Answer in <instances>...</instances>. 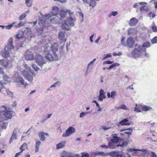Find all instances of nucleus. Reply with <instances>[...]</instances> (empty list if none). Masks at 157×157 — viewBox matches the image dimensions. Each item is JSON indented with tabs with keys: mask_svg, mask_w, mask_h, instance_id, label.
Instances as JSON below:
<instances>
[{
	"mask_svg": "<svg viewBox=\"0 0 157 157\" xmlns=\"http://www.w3.org/2000/svg\"><path fill=\"white\" fill-rule=\"evenodd\" d=\"M13 43V39L12 38H10L9 40L8 44L4 48V51L1 53L2 57L5 58L10 57V55L9 52L14 48V46L12 44Z\"/></svg>",
	"mask_w": 157,
	"mask_h": 157,
	"instance_id": "1",
	"label": "nucleus"
},
{
	"mask_svg": "<svg viewBox=\"0 0 157 157\" xmlns=\"http://www.w3.org/2000/svg\"><path fill=\"white\" fill-rule=\"evenodd\" d=\"M75 21V19L73 18L72 17H70L69 18L67 19L65 23L62 25V29L66 31H68L70 29L69 25L73 26L74 25V21Z\"/></svg>",
	"mask_w": 157,
	"mask_h": 157,
	"instance_id": "2",
	"label": "nucleus"
},
{
	"mask_svg": "<svg viewBox=\"0 0 157 157\" xmlns=\"http://www.w3.org/2000/svg\"><path fill=\"white\" fill-rule=\"evenodd\" d=\"M22 74L26 79L31 82L33 80V76H35L36 75L33 71L31 70L28 71L25 69L22 71Z\"/></svg>",
	"mask_w": 157,
	"mask_h": 157,
	"instance_id": "3",
	"label": "nucleus"
},
{
	"mask_svg": "<svg viewBox=\"0 0 157 157\" xmlns=\"http://www.w3.org/2000/svg\"><path fill=\"white\" fill-rule=\"evenodd\" d=\"M45 58L48 61H52L57 60L58 59V56L56 53H53L51 54L48 52L45 56Z\"/></svg>",
	"mask_w": 157,
	"mask_h": 157,
	"instance_id": "4",
	"label": "nucleus"
},
{
	"mask_svg": "<svg viewBox=\"0 0 157 157\" xmlns=\"http://www.w3.org/2000/svg\"><path fill=\"white\" fill-rule=\"evenodd\" d=\"M144 153L142 154L141 155L142 156V157H157L156 154L154 152H150L147 150L142 149L140 150Z\"/></svg>",
	"mask_w": 157,
	"mask_h": 157,
	"instance_id": "5",
	"label": "nucleus"
},
{
	"mask_svg": "<svg viewBox=\"0 0 157 157\" xmlns=\"http://www.w3.org/2000/svg\"><path fill=\"white\" fill-rule=\"evenodd\" d=\"M35 59L36 62L41 67L43 66L44 63H45L44 57L39 54H36V55L35 57Z\"/></svg>",
	"mask_w": 157,
	"mask_h": 157,
	"instance_id": "6",
	"label": "nucleus"
},
{
	"mask_svg": "<svg viewBox=\"0 0 157 157\" xmlns=\"http://www.w3.org/2000/svg\"><path fill=\"white\" fill-rule=\"evenodd\" d=\"M140 46H139L140 50L135 48L132 52V55L135 58H139L142 53V48H140Z\"/></svg>",
	"mask_w": 157,
	"mask_h": 157,
	"instance_id": "7",
	"label": "nucleus"
},
{
	"mask_svg": "<svg viewBox=\"0 0 157 157\" xmlns=\"http://www.w3.org/2000/svg\"><path fill=\"white\" fill-rule=\"evenodd\" d=\"M3 115L6 119H4L1 117V119H1V121H4L6 120L7 119L12 118L13 116L12 111H5L3 113Z\"/></svg>",
	"mask_w": 157,
	"mask_h": 157,
	"instance_id": "8",
	"label": "nucleus"
},
{
	"mask_svg": "<svg viewBox=\"0 0 157 157\" xmlns=\"http://www.w3.org/2000/svg\"><path fill=\"white\" fill-rule=\"evenodd\" d=\"M16 82L18 83H20L21 85H24L25 88L28 85L27 82H25L23 78L20 76H17L16 77Z\"/></svg>",
	"mask_w": 157,
	"mask_h": 157,
	"instance_id": "9",
	"label": "nucleus"
},
{
	"mask_svg": "<svg viewBox=\"0 0 157 157\" xmlns=\"http://www.w3.org/2000/svg\"><path fill=\"white\" fill-rule=\"evenodd\" d=\"M75 132V130L74 128L71 126L69 127L66 130V133L63 134V136H68Z\"/></svg>",
	"mask_w": 157,
	"mask_h": 157,
	"instance_id": "10",
	"label": "nucleus"
},
{
	"mask_svg": "<svg viewBox=\"0 0 157 157\" xmlns=\"http://www.w3.org/2000/svg\"><path fill=\"white\" fill-rule=\"evenodd\" d=\"M127 45L129 47L132 48L133 46L135 43L134 38L132 37H130L128 38L127 40Z\"/></svg>",
	"mask_w": 157,
	"mask_h": 157,
	"instance_id": "11",
	"label": "nucleus"
},
{
	"mask_svg": "<svg viewBox=\"0 0 157 157\" xmlns=\"http://www.w3.org/2000/svg\"><path fill=\"white\" fill-rule=\"evenodd\" d=\"M121 140H119V144L116 145V147H118L120 146L121 147H124L126 146L128 144V142L126 140H124V139L120 138Z\"/></svg>",
	"mask_w": 157,
	"mask_h": 157,
	"instance_id": "12",
	"label": "nucleus"
},
{
	"mask_svg": "<svg viewBox=\"0 0 157 157\" xmlns=\"http://www.w3.org/2000/svg\"><path fill=\"white\" fill-rule=\"evenodd\" d=\"M25 57V59L27 60H32L34 59L33 53L31 52H27Z\"/></svg>",
	"mask_w": 157,
	"mask_h": 157,
	"instance_id": "13",
	"label": "nucleus"
},
{
	"mask_svg": "<svg viewBox=\"0 0 157 157\" xmlns=\"http://www.w3.org/2000/svg\"><path fill=\"white\" fill-rule=\"evenodd\" d=\"M130 124V123L129 122L128 120L126 118L124 119L119 123L117 124V125L119 126L120 125L121 126L129 125Z\"/></svg>",
	"mask_w": 157,
	"mask_h": 157,
	"instance_id": "14",
	"label": "nucleus"
},
{
	"mask_svg": "<svg viewBox=\"0 0 157 157\" xmlns=\"http://www.w3.org/2000/svg\"><path fill=\"white\" fill-rule=\"evenodd\" d=\"M9 60L7 59H0V63L2 66L4 67H7L9 64Z\"/></svg>",
	"mask_w": 157,
	"mask_h": 157,
	"instance_id": "15",
	"label": "nucleus"
},
{
	"mask_svg": "<svg viewBox=\"0 0 157 157\" xmlns=\"http://www.w3.org/2000/svg\"><path fill=\"white\" fill-rule=\"evenodd\" d=\"M48 136V134L47 133H44L43 132H39V136L40 138V139L41 141H44L45 140L46 137L45 135Z\"/></svg>",
	"mask_w": 157,
	"mask_h": 157,
	"instance_id": "16",
	"label": "nucleus"
},
{
	"mask_svg": "<svg viewBox=\"0 0 157 157\" xmlns=\"http://www.w3.org/2000/svg\"><path fill=\"white\" fill-rule=\"evenodd\" d=\"M65 32H62V31H60L59 33V36L58 38L59 39L62 41V42H63V41H64V42L65 43L66 41V39H64V38L65 37Z\"/></svg>",
	"mask_w": 157,
	"mask_h": 157,
	"instance_id": "17",
	"label": "nucleus"
},
{
	"mask_svg": "<svg viewBox=\"0 0 157 157\" xmlns=\"http://www.w3.org/2000/svg\"><path fill=\"white\" fill-rule=\"evenodd\" d=\"M138 20L134 17L131 18L129 22V24L131 26H135L138 22Z\"/></svg>",
	"mask_w": 157,
	"mask_h": 157,
	"instance_id": "18",
	"label": "nucleus"
},
{
	"mask_svg": "<svg viewBox=\"0 0 157 157\" xmlns=\"http://www.w3.org/2000/svg\"><path fill=\"white\" fill-rule=\"evenodd\" d=\"M59 10V8L56 6H53L52 10V14L56 16L58 14Z\"/></svg>",
	"mask_w": 157,
	"mask_h": 157,
	"instance_id": "19",
	"label": "nucleus"
},
{
	"mask_svg": "<svg viewBox=\"0 0 157 157\" xmlns=\"http://www.w3.org/2000/svg\"><path fill=\"white\" fill-rule=\"evenodd\" d=\"M58 44L56 43H54L51 46V48L53 53H56L58 50Z\"/></svg>",
	"mask_w": 157,
	"mask_h": 157,
	"instance_id": "20",
	"label": "nucleus"
},
{
	"mask_svg": "<svg viewBox=\"0 0 157 157\" xmlns=\"http://www.w3.org/2000/svg\"><path fill=\"white\" fill-rule=\"evenodd\" d=\"M105 95L104 91L103 90L101 89L100 91L99 97V99L100 101H102L103 98H105Z\"/></svg>",
	"mask_w": 157,
	"mask_h": 157,
	"instance_id": "21",
	"label": "nucleus"
},
{
	"mask_svg": "<svg viewBox=\"0 0 157 157\" xmlns=\"http://www.w3.org/2000/svg\"><path fill=\"white\" fill-rule=\"evenodd\" d=\"M67 13V11L66 10H61L60 11L59 15L60 17L62 18L65 17L66 16Z\"/></svg>",
	"mask_w": 157,
	"mask_h": 157,
	"instance_id": "22",
	"label": "nucleus"
},
{
	"mask_svg": "<svg viewBox=\"0 0 157 157\" xmlns=\"http://www.w3.org/2000/svg\"><path fill=\"white\" fill-rule=\"evenodd\" d=\"M36 145H35V152H37L39 151V148L40 145L41 144L40 141L39 140H36Z\"/></svg>",
	"mask_w": 157,
	"mask_h": 157,
	"instance_id": "23",
	"label": "nucleus"
},
{
	"mask_svg": "<svg viewBox=\"0 0 157 157\" xmlns=\"http://www.w3.org/2000/svg\"><path fill=\"white\" fill-rule=\"evenodd\" d=\"M94 155H101L103 157L109 155V153H105L103 151L95 152L94 153Z\"/></svg>",
	"mask_w": 157,
	"mask_h": 157,
	"instance_id": "24",
	"label": "nucleus"
},
{
	"mask_svg": "<svg viewBox=\"0 0 157 157\" xmlns=\"http://www.w3.org/2000/svg\"><path fill=\"white\" fill-rule=\"evenodd\" d=\"M65 143V141H63L61 143L57 144L56 145V148L59 149L63 148L64 146Z\"/></svg>",
	"mask_w": 157,
	"mask_h": 157,
	"instance_id": "25",
	"label": "nucleus"
},
{
	"mask_svg": "<svg viewBox=\"0 0 157 157\" xmlns=\"http://www.w3.org/2000/svg\"><path fill=\"white\" fill-rule=\"evenodd\" d=\"M140 10L141 12L145 11L147 12L149 11V10L147 6H144L140 7Z\"/></svg>",
	"mask_w": 157,
	"mask_h": 157,
	"instance_id": "26",
	"label": "nucleus"
},
{
	"mask_svg": "<svg viewBox=\"0 0 157 157\" xmlns=\"http://www.w3.org/2000/svg\"><path fill=\"white\" fill-rule=\"evenodd\" d=\"M115 143L112 142L111 141L109 142L108 143V147H110L112 149L115 148L116 147V144Z\"/></svg>",
	"mask_w": 157,
	"mask_h": 157,
	"instance_id": "27",
	"label": "nucleus"
},
{
	"mask_svg": "<svg viewBox=\"0 0 157 157\" xmlns=\"http://www.w3.org/2000/svg\"><path fill=\"white\" fill-rule=\"evenodd\" d=\"M6 106L4 105L1 106L0 107V119H1V113L3 112L6 111Z\"/></svg>",
	"mask_w": 157,
	"mask_h": 157,
	"instance_id": "28",
	"label": "nucleus"
},
{
	"mask_svg": "<svg viewBox=\"0 0 157 157\" xmlns=\"http://www.w3.org/2000/svg\"><path fill=\"white\" fill-rule=\"evenodd\" d=\"M6 92L7 94L10 97L13 98V94L12 92L10 91L9 89L6 90Z\"/></svg>",
	"mask_w": 157,
	"mask_h": 157,
	"instance_id": "29",
	"label": "nucleus"
},
{
	"mask_svg": "<svg viewBox=\"0 0 157 157\" xmlns=\"http://www.w3.org/2000/svg\"><path fill=\"white\" fill-rule=\"evenodd\" d=\"M96 5L95 0H90L89 3V6L92 7H94Z\"/></svg>",
	"mask_w": 157,
	"mask_h": 157,
	"instance_id": "30",
	"label": "nucleus"
},
{
	"mask_svg": "<svg viewBox=\"0 0 157 157\" xmlns=\"http://www.w3.org/2000/svg\"><path fill=\"white\" fill-rule=\"evenodd\" d=\"M17 139V135L16 134L13 132L10 140V144L12 141L14 139Z\"/></svg>",
	"mask_w": 157,
	"mask_h": 157,
	"instance_id": "31",
	"label": "nucleus"
},
{
	"mask_svg": "<svg viewBox=\"0 0 157 157\" xmlns=\"http://www.w3.org/2000/svg\"><path fill=\"white\" fill-rule=\"evenodd\" d=\"M132 131L130 130L129 131L124 132L123 133H121L120 135H124L125 134H127L128 136L129 137L132 134Z\"/></svg>",
	"mask_w": 157,
	"mask_h": 157,
	"instance_id": "32",
	"label": "nucleus"
},
{
	"mask_svg": "<svg viewBox=\"0 0 157 157\" xmlns=\"http://www.w3.org/2000/svg\"><path fill=\"white\" fill-rule=\"evenodd\" d=\"M27 146V144L26 143H24L20 147V149L21 150V151L20 152L21 153H22L24 150L25 149L24 148V147H26Z\"/></svg>",
	"mask_w": 157,
	"mask_h": 157,
	"instance_id": "33",
	"label": "nucleus"
},
{
	"mask_svg": "<svg viewBox=\"0 0 157 157\" xmlns=\"http://www.w3.org/2000/svg\"><path fill=\"white\" fill-rule=\"evenodd\" d=\"M50 21L52 23L54 24H58L59 21L55 18H52L50 19Z\"/></svg>",
	"mask_w": 157,
	"mask_h": 157,
	"instance_id": "34",
	"label": "nucleus"
},
{
	"mask_svg": "<svg viewBox=\"0 0 157 157\" xmlns=\"http://www.w3.org/2000/svg\"><path fill=\"white\" fill-rule=\"evenodd\" d=\"M117 153V151H114L110 152L109 153V154L113 157H116Z\"/></svg>",
	"mask_w": 157,
	"mask_h": 157,
	"instance_id": "35",
	"label": "nucleus"
},
{
	"mask_svg": "<svg viewBox=\"0 0 157 157\" xmlns=\"http://www.w3.org/2000/svg\"><path fill=\"white\" fill-rule=\"evenodd\" d=\"M151 108L147 106H144L142 107L141 109L143 111H146L149 110Z\"/></svg>",
	"mask_w": 157,
	"mask_h": 157,
	"instance_id": "36",
	"label": "nucleus"
},
{
	"mask_svg": "<svg viewBox=\"0 0 157 157\" xmlns=\"http://www.w3.org/2000/svg\"><path fill=\"white\" fill-rule=\"evenodd\" d=\"M26 16V15L25 13L21 14L19 16V20L20 21L23 20L25 18Z\"/></svg>",
	"mask_w": 157,
	"mask_h": 157,
	"instance_id": "37",
	"label": "nucleus"
},
{
	"mask_svg": "<svg viewBox=\"0 0 157 157\" xmlns=\"http://www.w3.org/2000/svg\"><path fill=\"white\" fill-rule=\"evenodd\" d=\"M120 140H121L120 139V138H117V139H111L110 140V141L116 144H117L118 143L119 141Z\"/></svg>",
	"mask_w": 157,
	"mask_h": 157,
	"instance_id": "38",
	"label": "nucleus"
},
{
	"mask_svg": "<svg viewBox=\"0 0 157 157\" xmlns=\"http://www.w3.org/2000/svg\"><path fill=\"white\" fill-rule=\"evenodd\" d=\"M116 157H125L124 155L122 154L121 152L117 151Z\"/></svg>",
	"mask_w": 157,
	"mask_h": 157,
	"instance_id": "39",
	"label": "nucleus"
},
{
	"mask_svg": "<svg viewBox=\"0 0 157 157\" xmlns=\"http://www.w3.org/2000/svg\"><path fill=\"white\" fill-rule=\"evenodd\" d=\"M151 42L152 44H155L157 43V36H155L151 40Z\"/></svg>",
	"mask_w": 157,
	"mask_h": 157,
	"instance_id": "40",
	"label": "nucleus"
},
{
	"mask_svg": "<svg viewBox=\"0 0 157 157\" xmlns=\"http://www.w3.org/2000/svg\"><path fill=\"white\" fill-rule=\"evenodd\" d=\"M150 43L149 42H146L144 43L142 45L143 48H148L150 47Z\"/></svg>",
	"mask_w": 157,
	"mask_h": 157,
	"instance_id": "41",
	"label": "nucleus"
},
{
	"mask_svg": "<svg viewBox=\"0 0 157 157\" xmlns=\"http://www.w3.org/2000/svg\"><path fill=\"white\" fill-rule=\"evenodd\" d=\"M117 92L115 91H112L111 93V95H110V98H114L117 95Z\"/></svg>",
	"mask_w": 157,
	"mask_h": 157,
	"instance_id": "42",
	"label": "nucleus"
},
{
	"mask_svg": "<svg viewBox=\"0 0 157 157\" xmlns=\"http://www.w3.org/2000/svg\"><path fill=\"white\" fill-rule=\"evenodd\" d=\"M15 24V22H13L10 25H8L6 26V28L8 29H10Z\"/></svg>",
	"mask_w": 157,
	"mask_h": 157,
	"instance_id": "43",
	"label": "nucleus"
},
{
	"mask_svg": "<svg viewBox=\"0 0 157 157\" xmlns=\"http://www.w3.org/2000/svg\"><path fill=\"white\" fill-rule=\"evenodd\" d=\"M151 28L153 32H157V27L155 25H153Z\"/></svg>",
	"mask_w": 157,
	"mask_h": 157,
	"instance_id": "44",
	"label": "nucleus"
},
{
	"mask_svg": "<svg viewBox=\"0 0 157 157\" xmlns=\"http://www.w3.org/2000/svg\"><path fill=\"white\" fill-rule=\"evenodd\" d=\"M16 38L18 39H21L23 38V36L22 35L20 34L19 33L17 34L16 35Z\"/></svg>",
	"mask_w": 157,
	"mask_h": 157,
	"instance_id": "45",
	"label": "nucleus"
},
{
	"mask_svg": "<svg viewBox=\"0 0 157 157\" xmlns=\"http://www.w3.org/2000/svg\"><path fill=\"white\" fill-rule=\"evenodd\" d=\"M32 67L35 71H38L39 70V68L37 67L35 64H33L32 65Z\"/></svg>",
	"mask_w": 157,
	"mask_h": 157,
	"instance_id": "46",
	"label": "nucleus"
},
{
	"mask_svg": "<svg viewBox=\"0 0 157 157\" xmlns=\"http://www.w3.org/2000/svg\"><path fill=\"white\" fill-rule=\"evenodd\" d=\"M30 0H25V4L28 6H32L31 3H29V2Z\"/></svg>",
	"mask_w": 157,
	"mask_h": 157,
	"instance_id": "47",
	"label": "nucleus"
},
{
	"mask_svg": "<svg viewBox=\"0 0 157 157\" xmlns=\"http://www.w3.org/2000/svg\"><path fill=\"white\" fill-rule=\"evenodd\" d=\"M131 130L132 131V129L131 128H122L120 130V131H124L126 130Z\"/></svg>",
	"mask_w": 157,
	"mask_h": 157,
	"instance_id": "48",
	"label": "nucleus"
},
{
	"mask_svg": "<svg viewBox=\"0 0 157 157\" xmlns=\"http://www.w3.org/2000/svg\"><path fill=\"white\" fill-rule=\"evenodd\" d=\"M137 106V104H136V107L134 108H135L134 111L136 112H137V113H139V112H140L141 110L136 107Z\"/></svg>",
	"mask_w": 157,
	"mask_h": 157,
	"instance_id": "49",
	"label": "nucleus"
},
{
	"mask_svg": "<svg viewBox=\"0 0 157 157\" xmlns=\"http://www.w3.org/2000/svg\"><path fill=\"white\" fill-rule=\"evenodd\" d=\"M122 54V53L121 52H119L117 53L116 52H114L113 54V56H120Z\"/></svg>",
	"mask_w": 157,
	"mask_h": 157,
	"instance_id": "50",
	"label": "nucleus"
},
{
	"mask_svg": "<svg viewBox=\"0 0 157 157\" xmlns=\"http://www.w3.org/2000/svg\"><path fill=\"white\" fill-rule=\"evenodd\" d=\"M24 24L23 22L22 21H21L18 25L17 26V28H19L21 26H23Z\"/></svg>",
	"mask_w": 157,
	"mask_h": 157,
	"instance_id": "51",
	"label": "nucleus"
},
{
	"mask_svg": "<svg viewBox=\"0 0 157 157\" xmlns=\"http://www.w3.org/2000/svg\"><path fill=\"white\" fill-rule=\"evenodd\" d=\"M3 78L4 80L6 81H8L9 77L6 75H4L3 76Z\"/></svg>",
	"mask_w": 157,
	"mask_h": 157,
	"instance_id": "52",
	"label": "nucleus"
},
{
	"mask_svg": "<svg viewBox=\"0 0 157 157\" xmlns=\"http://www.w3.org/2000/svg\"><path fill=\"white\" fill-rule=\"evenodd\" d=\"M120 109H127L126 105H121L120 107Z\"/></svg>",
	"mask_w": 157,
	"mask_h": 157,
	"instance_id": "53",
	"label": "nucleus"
},
{
	"mask_svg": "<svg viewBox=\"0 0 157 157\" xmlns=\"http://www.w3.org/2000/svg\"><path fill=\"white\" fill-rule=\"evenodd\" d=\"M113 61H112L110 60H108L107 61H105L104 62V63L110 64L113 63Z\"/></svg>",
	"mask_w": 157,
	"mask_h": 157,
	"instance_id": "54",
	"label": "nucleus"
},
{
	"mask_svg": "<svg viewBox=\"0 0 157 157\" xmlns=\"http://www.w3.org/2000/svg\"><path fill=\"white\" fill-rule=\"evenodd\" d=\"M113 139H116L117 138H120V137H118L117 136V135L116 134H113Z\"/></svg>",
	"mask_w": 157,
	"mask_h": 157,
	"instance_id": "55",
	"label": "nucleus"
},
{
	"mask_svg": "<svg viewBox=\"0 0 157 157\" xmlns=\"http://www.w3.org/2000/svg\"><path fill=\"white\" fill-rule=\"evenodd\" d=\"M117 14V11L112 12V14H110V17L112 15L113 16H116Z\"/></svg>",
	"mask_w": 157,
	"mask_h": 157,
	"instance_id": "56",
	"label": "nucleus"
},
{
	"mask_svg": "<svg viewBox=\"0 0 157 157\" xmlns=\"http://www.w3.org/2000/svg\"><path fill=\"white\" fill-rule=\"evenodd\" d=\"M112 56V55L110 54H107L106 55L105 57H104L103 59H105L108 58V57H110Z\"/></svg>",
	"mask_w": 157,
	"mask_h": 157,
	"instance_id": "57",
	"label": "nucleus"
},
{
	"mask_svg": "<svg viewBox=\"0 0 157 157\" xmlns=\"http://www.w3.org/2000/svg\"><path fill=\"white\" fill-rule=\"evenodd\" d=\"M89 155L87 153H86L82 155L81 157H89Z\"/></svg>",
	"mask_w": 157,
	"mask_h": 157,
	"instance_id": "58",
	"label": "nucleus"
},
{
	"mask_svg": "<svg viewBox=\"0 0 157 157\" xmlns=\"http://www.w3.org/2000/svg\"><path fill=\"white\" fill-rule=\"evenodd\" d=\"M100 147L102 148H108V146L106 145L105 144H102L101 145Z\"/></svg>",
	"mask_w": 157,
	"mask_h": 157,
	"instance_id": "59",
	"label": "nucleus"
},
{
	"mask_svg": "<svg viewBox=\"0 0 157 157\" xmlns=\"http://www.w3.org/2000/svg\"><path fill=\"white\" fill-rule=\"evenodd\" d=\"M3 70L2 68L0 67V74L2 75H4V73Z\"/></svg>",
	"mask_w": 157,
	"mask_h": 157,
	"instance_id": "60",
	"label": "nucleus"
},
{
	"mask_svg": "<svg viewBox=\"0 0 157 157\" xmlns=\"http://www.w3.org/2000/svg\"><path fill=\"white\" fill-rule=\"evenodd\" d=\"M66 11H67V13L69 14L70 16H71L73 14V12H71L70 10H66Z\"/></svg>",
	"mask_w": 157,
	"mask_h": 157,
	"instance_id": "61",
	"label": "nucleus"
},
{
	"mask_svg": "<svg viewBox=\"0 0 157 157\" xmlns=\"http://www.w3.org/2000/svg\"><path fill=\"white\" fill-rule=\"evenodd\" d=\"M86 114L84 112L81 113L80 115V117H82L84 116Z\"/></svg>",
	"mask_w": 157,
	"mask_h": 157,
	"instance_id": "62",
	"label": "nucleus"
},
{
	"mask_svg": "<svg viewBox=\"0 0 157 157\" xmlns=\"http://www.w3.org/2000/svg\"><path fill=\"white\" fill-rule=\"evenodd\" d=\"M113 65L114 67H115L118 66L120 65V64L119 63H113Z\"/></svg>",
	"mask_w": 157,
	"mask_h": 157,
	"instance_id": "63",
	"label": "nucleus"
},
{
	"mask_svg": "<svg viewBox=\"0 0 157 157\" xmlns=\"http://www.w3.org/2000/svg\"><path fill=\"white\" fill-rule=\"evenodd\" d=\"M93 102L96 103V106L98 107H100V105H99V104L97 103V101H96V100H94Z\"/></svg>",
	"mask_w": 157,
	"mask_h": 157,
	"instance_id": "64",
	"label": "nucleus"
}]
</instances>
